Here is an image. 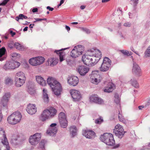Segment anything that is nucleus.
Segmentation results:
<instances>
[{
    "instance_id": "f257e3e1",
    "label": "nucleus",
    "mask_w": 150,
    "mask_h": 150,
    "mask_svg": "<svg viewBox=\"0 0 150 150\" xmlns=\"http://www.w3.org/2000/svg\"><path fill=\"white\" fill-rule=\"evenodd\" d=\"M101 55V52L99 50L92 49L88 50L87 54L82 56V60L85 65L93 66L96 64L100 60Z\"/></svg>"
},
{
    "instance_id": "f03ea898",
    "label": "nucleus",
    "mask_w": 150,
    "mask_h": 150,
    "mask_svg": "<svg viewBox=\"0 0 150 150\" xmlns=\"http://www.w3.org/2000/svg\"><path fill=\"white\" fill-rule=\"evenodd\" d=\"M47 82L51 88L54 94L57 96H60L62 88L59 83L55 78L52 77H49L48 78Z\"/></svg>"
},
{
    "instance_id": "7ed1b4c3",
    "label": "nucleus",
    "mask_w": 150,
    "mask_h": 150,
    "mask_svg": "<svg viewBox=\"0 0 150 150\" xmlns=\"http://www.w3.org/2000/svg\"><path fill=\"white\" fill-rule=\"evenodd\" d=\"M57 112L56 109L52 107L46 109L43 111L41 115V119L43 121L50 119L53 117L56 114Z\"/></svg>"
},
{
    "instance_id": "20e7f679",
    "label": "nucleus",
    "mask_w": 150,
    "mask_h": 150,
    "mask_svg": "<svg viewBox=\"0 0 150 150\" xmlns=\"http://www.w3.org/2000/svg\"><path fill=\"white\" fill-rule=\"evenodd\" d=\"M22 118L21 113L18 112H13L9 116L7 119L8 123L11 125H15L19 123Z\"/></svg>"
},
{
    "instance_id": "39448f33",
    "label": "nucleus",
    "mask_w": 150,
    "mask_h": 150,
    "mask_svg": "<svg viewBox=\"0 0 150 150\" xmlns=\"http://www.w3.org/2000/svg\"><path fill=\"white\" fill-rule=\"evenodd\" d=\"M100 140L106 144L112 146L115 144V141L112 134L110 133H105L101 135Z\"/></svg>"
},
{
    "instance_id": "423d86ee",
    "label": "nucleus",
    "mask_w": 150,
    "mask_h": 150,
    "mask_svg": "<svg viewBox=\"0 0 150 150\" xmlns=\"http://www.w3.org/2000/svg\"><path fill=\"white\" fill-rule=\"evenodd\" d=\"M84 51L83 47L79 45L74 47L71 52L70 55L73 57L76 58L82 54Z\"/></svg>"
},
{
    "instance_id": "0eeeda50",
    "label": "nucleus",
    "mask_w": 150,
    "mask_h": 150,
    "mask_svg": "<svg viewBox=\"0 0 150 150\" xmlns=\"http://www.w3.org/2000/svg\"><path fill=\"white\" fill-rule=\"evenodd\" d=\"M111 64V60L108 57H105L100 68V70L103 72L107 71L110 68Z\"/></svg>"
},
{
    "instance_id": "6e6552de",
    "label": "nucleus",
    "mask_w": 150,
    "mask_h": 150,
    "mask_svg": "<svg viewBox=\"0 0 150 150\" xmlns=\"http://www.w3.org/2000/svg\"><path fill=\"white\" fill-rule=\"evenodd\" d=\"M113 132L116 136L119 138L121 139L124 136L125 132L124 131L122 126L119 124L116 125L113 131Z\"/></svg>"
},
{
    "instance_id": "1a4fd4ad",
    "label": "nucleus",
    "mask_w": 150,
    "mask_h": 150,
    "mask_svg": "<svg viewBox=\"0 0 150 150\" xmlns=\"http://www.w3.org/2000/svg\"><path fill=\"white\" fill-rule=\"evenodd\" d=\"M99 76L98 72L97 71H92L90 75L91 81L93 84H98L100 81V79L98 78Z\"/></svg>"
},
{
    "instance_id": "9d476101",
    "label": "nucleus",
    "mask_w": 150,
    "mask_h": 150,
    "mask_svg": "<svg viewBox=\"0 0 150 150\" xmlns=\"http://www.w3.org/2000/svg\"><path fill=\"white\" fill-rule=\"evenodd\" d=\"M11 97V95L10 93H6L1 99V104L4 107H7Z\"/></svg>"
},
{
    "instance_id": "9b49d317",
    "label": "nucleus",
    "mask_w": 150,
    "mask_h": 150,
    "mask_svg": "<svg viewBox=\"0 0 150 150\" xmlns=\"http://www.w3.org/2000/svg\"><path fill=\"white\" fill-rule=\"evenodd\" d=\"M70 93L74 101L77 102L80 100L81 96L79 91L76 90H71L70 91Z\"/></svg>"
},
{
    "instance_id": "f8f14e48",
    "label": "nucleus",
    "mask_w": 150,
    "mask_h": 150,
    "mask_svg": "<svg viewBox=\"0 0 150 150\" xmlns=\"http://www.w3.org/2000/svg\"><path fill=\"white\" fill-rule=\"evenodd\" d=\"M57 124L52 123L50 126V127L47 131V133L50 135L54 136L57 133V128L56 127Z\"/></svg>"
},
{
    "instance_id": "ddd939ff",
    "label": "nucleus",
    "mask_w": 150,
    "mask_h": 150,
    "mask_svg": "<svg viewBox=\"0 0 150 150\" xmlns=\"http://www.w3.org/2000/svg\"><path fill=\"white\" fill-rule=\"evenodd\" d=\"M133 74L137 77H139L142 75L141 69L138 64L135 63H133L132 69Z\"/></svg>"
},
{
    "instance_id": "4468645a",
    "label": "nucleus",
    "mask_w": 150,
    "mask_h": 150,
    "mask_svg": "<svg viewBox=\"0 0 150 150\" xmlns=\"http://www.w3.org/2000/svg\"><path fill=\"white\" fill-rule=\"evenodd\" d=\"M83 134L87 138L92 139L94 138L96 134L93 131L91 130H83Z\"/></svg>"
},
{
    "instance_id": "2eb2a0df",
    "label": "nucleus",
    "mask_w": 150,
    "mask_h": 150,
    "mask_svg": "<svg viewBox=\"0 0 150 150\" xmlns=\"http://www.w3.org/2000/svg\"><path fill=\"white\" fill-rule=\"evenodd\" d=\"M0 134L3 135V139H2V142L4 145L6 146V150H9V147L8 146V143L7 141V138L6 137V135L5 131L2 129L0 128Z\"/></svg>"
},
{
    "instance_id": "dca6fc26",
    "label": "nucleus",
    "mask_w": 150,
    "mask_h": 150,
    "mask_svg": "<svg viewBox=\"0 0 150 150\" xmlns=\"http://www.w3.org/2000/svg\"><path fill=\"white\" fill-rule=\"evenodd\" d=\"M77 71L81 76H84L89 71V68L85 66H80L77 69Z\"/></svg>"
},
{
    "instance_id": "f3484780",
    "label": "nucleus",
    "mask_w": 150,
    "mask_h": 150,
    "mask_svg": "<svg viewBox=\"0 0 150 150\" xmlns=\"http://www.w3.org/2000/svg\"><path fill=\"white\" fill-rule=\"evenodd\" d=\"M79 82L78 78L76 76H72L69 77L68 80V83L73 86H76Z\"/></svg>"
},
{
    "instance_id": "a211bd4d",
    "label": "nucleus",
    "mask_w": 150,
    "mask_h": 150,
    "mask_svg": "<svg viewBox=\"0 0 150 150\" xmlns=\"http://www.w3.org/2000/svg\"><path fill=\"white\" fill-rule=\"evenodd\" d=\"M27 112L30 115H33L37 112V108L34 105L30 104L26 108Z\"/></svg>"
},
{
    "instance_id": "6ab92c4d",
    "label": "nucleus",
    "mask_w": 150,
    "mask_h": 150,
    "mask_svg": "<svg viewBox=\"0 0 150 150\" xmlns=\"http://www.w3.org/2000/svg\"><path fill=\"white\" fill-rule=\"evenodd\" d=\"M90 101L98 104H101L103 101L101 99L99 98L97 95H93L90 97Z\"/></svg>"
},
{
    "instance_id": "aec40b11",
    "label": "nucleus",
    "mask_w": 150,
    "mask_h": 150,
    "mask_svg": "<svg viewBox=\"0 0 150 150\" xmlns=\"http://www.w3.org/2000/svg\"><path fill=\"white\" fill-rule=\"evenodd\" d=\"M69 47L62 49L58 50H56L54 51V52H56L57 54L59 55L60 61L61 62L64 60V56L65 55L64 53L62 51L63 50H65L66 49H68Z\"/></svg>"
},
{
    "instance_id": "412c9836",
    "label": "nucleus",
    "mask_w": 150,
    "mask_h": 150,
    "mask_svg": "<svg viewBox=\"0 0 150 150\" xmlns=\"http://www.w3.org/2000/svg\"><path fill=\"white\" fill-rule=\"evenodd\" d=\"M115 88L114 85L111 83H108L107 86L104 89L105 92H112Z\"/></svg>"
},
{
    "instance_id": "4be33fe9",
    "label": "nucleus",
    "mask_w": 150,
    "mask_h": 150,
    "mask_svg": "<svg viewBox=\"0 0 150 150\" xmlns=\"http://www.w3.org/2000/svg\"><path fill=\"white\" fill-rule=\"evenodd\" d=\"M26 79L20 78L15 79V86L18 87H21L24 83Z\"/></svg>"
},
{
    "instance_id": "5701e85b",
    "label": "nucleus",
    "mask_w": 150,
    "mask_h": 150,
    "mask_svg": "<svg viewBox=\"0 0 150 150\" xmlns=\"http://www.w3.org/2000/svg\"><path fill=\"white\" fill-rule=\"evenodd\" d=\"M37 134L36 133L32 136H31L29 139V142L32 145H35L38 142Z\"/></svg>"
},
{
    "instance_id": "b1692460",
    "label": "nucleus",
    "mask_w": 150,
    "mask_h": 150,
    "mask_svg": "<svg viewBox=\"0 0 150 150\" xmlns=\"http://www.w3.org/2000/svg\"><path fill=\"white\" fill-rule=\"evenodd\" d=\"M58 59L54 58H49L47 61L48 64L51 66L53 67L56 65L58 63Z\"/></svg>"
},
{
    "instance_id": "393cba45",
    "label": "nucleus",
    "mask_w": 150,
    "mask_h": 150,
    "mask_svg": "<svg viewBox=\"0 0 150 150\" xmlns=\"http://www.w3.org/2000/svg\"><path fill=\"white\" fill-rule=\"evenodd\" d=\"M13 63L12 62H7L4 66L3 68L6 70L14 69V67H13Z\"/></svg>"
},
{
    "instance_id": "a878e982",
    "label": "nucleus",
    "mask_w": 150,
    "mask_h": 150,
    "mask_svg": "<svg viewBox=\"0 0 150 150\" xmlns=\"http://www.w3.org/2000/svg\"><path fill=\"white\" fill-rule=\"evenodd\" d=\"M6 50L5 47L0 49V61H2L6 58L5 54Z\"/></svg>"
},
{
    "instance_id": "bb28decb",
    "label": "nucleus",
    "mask_w": 150,
    "mask_h": 150,
    "mask_svg": "<svg viewBox=\"0 0 150 150\" xmlns=\"http://www.w3.org/2000/svg\"><path fill=\"white\" fill-rule=\"evenodd\" d=\"M47 141L44 139L41 140L39 143V149L41 150H45V146L47 143Z\"/></svg>"
},
{
    "instance_id": "cd10ccee",
    "label": "nucleus",
    "mask_w": 150,
    "mask_h": 150,
    "mask_svg": "<svg viewBox=\"0 0 150 150\" xmlns=\"http://www.w3.org/2000/svg\"><path fill=\"white\" fill-rule=\"evenodd\" d=\"M43 93L44 102L45 103H47L49 102V98L47 94V90L45 89H43Z\"/></svg>"
},
{
    "instance_id": "c85d7f7f",
    "label": "nucleus",
    "mask_w": 150,
    "mask_h": 150,
    "mask_svg": "<svg viewBox=\"0 0 150 150\" xmlns=\"http://www.w3.org/2000/svg\"><path fill=\"white\" fill-rule=\"evenodd\" d=\"M27 91L31 95H33L36 93L35 88L33 86H29L28 88Z\"/></svg>"
},
{
    "instance_id": "c756f323",
    "label": "nucleus",
    "mask_w": 150,
    "mask_h": 150,
    "mask_svg": "<svg viewBox=\"0 0 150 150\" xmlns=\"http://www.w3.org/2000/svg\"><path fill=\"white\" fill-rule=\"evenodd\" d=\"M38 83L42 86L46 85V83L45 81L40 76H38Z\"/></svg>"
},
{
    "instance_id": "7c9ffc66",
    "label": "nucleus",
    "mask_w": 150,
    "mask_h": 150,
    "mask_svg": "<svg viewBox=\"0 0 150 150\" xmlns=\"http://www.w3.org/2000/svg\"><path fill=\"white\" fill-rule=\"evenodd\" d=\"M60 124V126L63 128H66L68 125V121L67 120H62L59 121Z\"/></svg>"
},
{
    "instance_id": "2f4dec72",
    "label": "nucleus",
    "mask_w": 150,
    "mask_h": 150,
    "mask_svg": "<svg viewBox=\"0 0 150 150\" xmlns=\"http://www.w3.org/2000/svg\"><path fill=\"white\" fill-rule=\"evenodd\" d=\"M29 63L33 66L37 65L38 63V58L37 57L33 58L29 60Z\"/></svg>"
},
{
    "instance_id": "473e14b6",
    "label": "nucleus",
    "mask_w": 150,
    "mask_h": 150,
    "mask_svg": "<svg viewBox=\"0 0 150 150\" xmlns=\"http://www.w3.org/2000/svg\"><path fill=\"white\" fill-rule=\"evenodd\" d=\"M71 134L73 137L75 136L76 134V128L75 126H71L70 128Z\"/></svg>"
},
{
    "instance_id": "72a5a7b5",
    "label": "nucleus",
    "mask_w": 150,
    "mask_h": 150,
    "mask_svg": "<svg viewBox=\"0 0 150 150\" xmlns=\"http://www.w3.org/2000/svg\"><path fill=\"white\" fill-rule=\"evenodd\" d=\"M16 78H20L21 79H26V77L24 74L22 72H18L16 75Z\"/></svg>"
},
{
    "instance_id": "f704fd0d",
    "label": "nucleus",
    "mask_w": 150,
    "mask_h": 150,
    "mask_svg": "<svg viewBox=\"0 0 150 150\" xmlns=\"http://www.w3.org/2000/svg\"><path fill=\"white\" fill-rule=\"evenodd\" d=\"M144 57L146 58L150 57V45L144 52Z\"/></svg>"
},
{
    "instance_id": "c9c22d12",
    "label": "nucleus",
    "mask_w": 150,
    "mask_h": 150,
    "mask_svg": "<svg viewBox=\"0 0 150 150\" xmlns=\"http://www.w3.org/2000/svg\"><path fill=\"white\" fill-rule=\"evenodd\" d=\"M59 121L67 120L65 114L63 112H61L59 115Z\"/></svg>"
},
{
    "instance_id": "e433bc0d",
    "label": "nucleus",
    "mask_w": 150,
    "mask_h": 150,
    "mask_svg": "<svg viewBox=\"0 0 150 150\" xmlns=\"http://www.w3.org/2000/svg\"><path fill=\"white\" fill-rule=\"evenodd\" d=\"M27 18V16L22 14H20L18 16L16 17V19L17 21H19V20L20 19L23 20V19H26Z\"/></svg>"
},
{
    "instance_id": "4c0bfd02",
    "label": "nucleus",
    "mask_w": 150,
    "mask_h": 150,
    "mask_svg": "<svg viewBox=\"0 0 150 150\" xmlns=\"http://www.w3.org/2000/svg\"><path fill=\"white\" fill-rule=\"evenodd\" d=\"M130 81L132 86L137 88L139 87V84L136 80L134 79H131Z\"/></svg>"
},
{
    "instance_id": "58836bf2",
    "label": "nucleus",
    "mask_w": 150,
    "mask_h": 150,
    "mask_svg": "<svg viewBox=\"0 0 150 150\" xmlns=\"http://www.w3.org/2000/svg\"><path fill=\"white\" fill-rule=\"evenodd\" d=\"M14 45L16 48L18 50H22L23 49V46L19 43L15 42Z\"/></svg>"
},
{
    "instance_id": "ea45409f",
    "label": "nucleus",
    "mask_w": 150,
    "mask_h": 150,
    "mask_svg": "<svg viewBox=\"0 0 150 150\" xmlns=\"http://www.w3.org/2000/svg\"><path fill=\"white\" fill-rule=\"evenodd\" d=\"M45 59L42 57H38V65H40L43 64L45 61Z\"/></svg>"
},
{
    "instance_id": "a19ab883",
    "label": "nucleus",
    "mask_w": 150,
    "mask_h": 150,
    "mask_svg": "<svg viewBox=\"0 0 150 150\" xmlns=\"http://www.w3.org/2000/svg\"><path fill=\"white\" fill-rule=\"evenodd\" d=\"M114 101L117 104H119L120 102V98L117 93H115V95Z\"/></svg>"
},
{
    "instance_id": "79ce46f5",
    "label": "nucleus",
    "mask_w": 150,
    "mask_h": 150,
    "mask_svg": "<svg viewBox=\"0 0 150 150\" xmlns=\"http://www.w3.org/2000/svg\"><path fill=\"white\" fill-rule=\"evenodd\" d=\"M121 52L124 55H127V56H130L132 55V52H129L128 51L124 50H120Z\"/></svg>"
},
{
    "instance_id": "37998d69",
    "label": "nucleus",
    "mask_w": 150,
    "mask_h": 150,
    "mask_svg": "<svg viewBox=\"0 0 150 150\" xmlns=\"http://www.w3.org/2000/svg\"><path fill=\"white\" fill-rule=\"evenodd\" d=\"M119 113H118V116L119 120L123 122H124L125 121V120L124 119L123 117H122L121 114V112H120L119 110Z\"/></svg>"
},
{
    "instance_id": "c03bdc74",
    "label": "nucleus",
    "mask_w": 150,
    "mask_h": 150,
    "mask_svg": "<svg viewBox=\"0 0 150 150\" xmlns=\"http://www.w3.org/2000/svg\"><path fill=\"white\" fill-rule=\"evenodd\" d=\"M103 122L102 118L100 117L99 118L96 119L95 120V122L96 124H100Z\"/></svg>"
},
{
    "instance_id": "a18cd8bd",
    "label": "nucleus",
    "mask_w": 150,
    "mask_h": 150,
    "mask_svg": "<svg viewBox=\"0 0 150 150\" xmlns=\"http://www.w3.org/2000/svg\"><path fill=\"white\" fill-rule=\"evenodd\" d=\"M12 62L13 63V66L14 67V69L18 67L20 65V63L17 62Z\"/></svg>"
},
{
    "instance_id": "49530a36",
    "label": "nucleus",
    "mask_w": 150,
    "mask_h": 150,
    "mask_svg": "<svg viewBox=\"0 0 150 150\" xmlns=\"http://www.w3.org/2000/svg\"><path fill=\"white\" fill-rule=\"evenodd\" d=\"M139 0H131V4L134 7L137 6Z\"/></svg>"
},
{
    "instance_id": "de8ad7c7",
    "label": "nucleus",
    "mask_w": 150,
    "mask_h": 150,
    "mask_svg": "<svg viewBox=\"0 0 150 150\" xmlns=\"http://www.w3.org/2000/svg\"><path fill=\"white\" fill-rule=\"evenodd\" d=\"M11 56L13 57H18L19 58L20 57V54H18L16 53L13 52L11 54Z\"/></svg>"
},
{
    "instance_id": "09e8293b",
    "label": "nucleus",
    "mask_w": 150,
    "mask_h": 150,
    "mask_svg": "<svg viewBox=\"0 0 150 150\" xmlns=\"http://www.w3.org/2000/svg\"><path fill=\"white\" fill-rule=\"evenodd\" d=\"M9 0H4L0 3V6H5L9 1Z\"/></svg>"
},
{
    "instance_id": "8fccbe9b",
    "label": "nucleus",
    "mask_w": 150,
    "mask_h": 150,
    "mask_svg": "<svg viewBox=\"0 0 150 150\" xmlns=\"http://www.w3.org/2000/svg\"><path fill=\"white\" fill-rule=\"evenodd\" d=\"M13 81L11 80L9 78H8L6 80V84H9L10 83L11 84L12 83Z\"/></svg>"
},
{
    "instance_id": "3c124183",
    "label": "nucleus",
    "mask_w": 150,
    "mask_h": 150,
    "mask_svg": "<svg viewBox=\"0 0 150 150\" xmlns=\"http://www.w3.org/2000/svg\"><path fill=\"white\" fill-rule=\"evenodd\" d=\"M123 25L126 27H129L131 25V23L128 22H126Z\"/></svg>"
},
{
    "instance_id": "603ef678",
    "label": "nucleus",
    "mask_w": 150,
    "mask_h": 150,
    "mask_svg": "<svg viewBox=\"0 0 150 150\" xmlns=\"http://www.w3.org/2000/svg\"><path fill=\"white\" fill-rule=\"evenodd\" d=\"M82 29L83 30L87 33H90V30L86 28H83Z\"/></svg>"
},
{
    "instance_id": "864d4df0",
    "label": "nucleus",
    "mask_w": 150,
    "mask_h": 150,
    "mask_svg": "<svg viewBox=\"0 0 150 150\" xmlns=\"http://www.w3.org/2000/svg\"><path fill=\"white\" fill-rule=\"evenodd\" d=\"M3 118V115L1 111L0 110V122L2 121Z\"/></svg>"
},
{
    "instance_id": "5fc2aeb1",
    "label": "nucleus",
    "mask_w": 150,
    "mask_h": 150,
    "mask_svg": "<svg viewBox=\"0 0 150 150\" xmlns=\"http://www.w3.org/2000/svg\"><path fill=\"white\" fill-rule=\"evenodd\" d=\"M47 9L49 10L50 11H52L54 10V8L51 7L50 6H47Z\"/></svg>"
},
{
    "instance_id": "6e6d98bb",
    "label": "nucleus",
    "mask_w": 150,
    "mask_h": 150,
    "mask_svg": "<svg viewBox=\"0 0 150 150\" xmlns=\"http://www.w3.org/2000/svg\"><path fill=\"white\" fill-rule=\"evenodd\" d=\"M10 33L12 37L13 36L16 34L15 33L13 32L12 30L10 31Z\"/></svg>"
},
{
    "instance_id": "4d7b16f0",
    "label": "nucleus",
    "mask_w": 150,
    "mask_h": 150,
    "mask_svg": "<svg viewBox=\"0 0 150 150\" xmlns=\"http://www.w3.org/2000/svg\"><path fill=\"white\" fill-rule=\"evenodd\" d=\"M46 19L45 18H38V21H46Z\"/></svg>"
},
{
    "instance_id": "13d9d810",
    "label": "nucleus",
    "mask_w": 150,
    "mask_h": 150,
    "mask_svg": "<svg viewBox=\"0 0 150 150\" xmlns=\"http://www.w3.org/2000/svg\"><path fill=\"white\" fill-rule=\"evenodd\" d=\"M37 11H38V8H34L32 10V11L33 13L36 12Z\"/></svg>"
},
{
    "instance_id": "bf43d9fd",
    "label": "nucleus",
    "mask_w": 150,
    "mask_h": 150,
    "mask_svg": "<svg viewBox=\"0 0 150 150\" xmlns=\"http://www.w3.org/2000/svg\"><path fill=\"white\" fill-rule=\"evenodd\" d=\"M65 28H66V29L68 31H69L70 30V27L69 26H68L67 25H66V26Z\"/></svg>"
},
{
    "instance_id": "052dcab7",
    "label": "nucleus",
    "mask_w": 150,
    "mask_h": 150,
    "mask_svg": "<svg viewBox=\"0 0 150 150\" xmlns=\"http://www.w3.org/2000/svg\"><path fill=\"white\" fill-rule=\"evenodd\" d=\"M110 0H102V3H106L109 1Z\"/></svg>"
},
{
    "instance_id": "680f3d73",
    "label": "nucleus",
    "mask_w": 150,
    "mask_h": 150,
    "mask_svg": "<svg viewBox=\"0 0 150 150\" xmlns=\"http://www.w3.org/2000/svg\"><path fill=\"white\" fill-rule=\"evenodd\" d=\"M144 107L143 106H139L138 107V108L139 110H141Z\"/></svg>"
},
{
    "instance_id": "e2e57ef3",
    "label": "nucleus",
    "mask_w": 150,
    "mask_h": 150,
    "mask_svg": "<svg viewBox=\"0 0 150 150\" xmlns=\"http://www.w3.org/2000/svg\"><path fill=\"white\" fill-rule=\"evenodd\" d=\"M85 8V6H84L82 5L80 7V8L81 9H84Z\"/></svg>"
},
{
    "instance_id": "0e129e2a",
    "label": "nucleus",
    "mask_w": 150,
    "mask_h": 150,
    "mask_svg": "<svg viewBox=\"0 0 150 150\" xmlns=\"http://www.w3.org/2000/svg\"><path fill=\"white\" fill-rule=\"evenodd\" d=\"M28 29V27H26L25 28L23 29V31H25L27 30Z\"/></svg>"
},
{
    "instance_id": "69168bd1",
    "label": "nucleus",
    "mask_w": 150,
    "mask_h": 150,
    "mask_svg": "<svg viewBox=\"0 0 150 150\" xmlns=\"http://www.w3.org/2000/svg\"><path fill=\"white\" fill-rule=\"evenodd\" d=\"M78 23L77 22H72V23H71V24H75V25H76V24H78Z\"/></svg>"
},
{
    "instance_id": "338daca9",
    "label": "nucleus",
    "mask_w": 150,
    "mask_h": 150,
    "mask_svg": "<svg viewBox=\"0 0 150 150\" xmlns=\"http://www.w3.org/2000/svg\"><path fill=\"white\" fill-rule=\"evenodd\" d=\"M64 2V0H61L60 1V3L62 4H63Z\"/></svg>"
},
{
    "instance_id": "774afa93",
    "label": "nucleus",
    "mask_w": 150,
    "mask_h": 150,
    "mask_svg": "<svg viewBox=\"0 0 150 150\" xmlns=\"http://www.w3.org/2000/svg\"><path fill=\"white\" fill-rule=\"evenodd\" d=\"M34 25V24H30V28H33V26Z\"/></svg>"
}]
</instances>
